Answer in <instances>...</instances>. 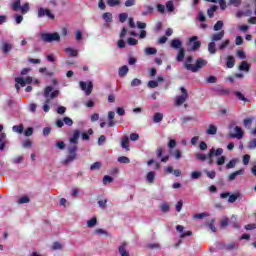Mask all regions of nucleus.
I'll return each instance as SVG.
<instances>
[{"instance_id":"ea45409f","label":"nucleus","mask_w":256,"mask_h":256,"mask_svg":"<svg viewBox=\"0 0 256 256\" xmlns=\"http://www.w3.org/2000/svg\"><path fill=\"white\" fill-rule=\"evenodd\" d=\"M65 52L68 53L70 55V57H77V50L73 49V48H66Z\"/></svg>"},{"instance_id":"2f4dec72","label":"nucleus","mask_w":256,"mask_h":256,"mask_svg":"<svg viewBox=\"0 0 256 256\" xmlns=\"http://www.w3.org/2000/svg\"><path fill=\"white\" fill-rule=\"evenodd\" d=\"M163 121V113L156 112L153 116V122L154 123H161Z\"/></svg>"},{"instance_id":"4d7b16f0","label":"nucleus","mask_w":256,"mask_h":256,"mask_svg":"<svg viewBox=\"0 0 256 256\" xmlns=\"http://www.w3.org/2000/svg\"><path fill=\"white\" fill-rule=\"evenodd\" d=\"M91 171H96L101 169V162H95L90 166Z\"/></svg>"},{"instance_id":"680f3d73","label":"nucleus","mask_w":256,"mask_h":256,"mask_svg":"<svg viewBox=\"0 0 256 256\" xmlns=\"http://www.w3.org/2000/svg\"><path fill=\"white\" fill-rule=\"evenodd\" d=\"M127 43L130 46H135V45H137L139 43V41L137 39H135V38H128L127 39Z\"/></svg>"},{"instance_id":"dca6fc26","label":"nucleus","mask_w":256,"mask_h":256,"mask_svg":"<svg viewBox=\"0 0 256 256\" xmlns=\"http://www.w3.org/2000/svg\"><path fill=\"white\" fill-rule=\"evenodd\" d=\"M170 47L172 49H179V50H181V49H183V43L179 39H173L171 41V43H170Z\"/></svg>"},{"instance_id":"9d476101","label":"nucleus","mask_w":256,"mask_h":256,"mask_svg":"<svg viewBox=\"0 0 256 256\" xmlns=\"http://www.w3.org/2000/svg\"><path fill=\"white\" fill-rule=\"evenodd\" d=\"M0 49H1L2 53H4V55H9V53H11V51L13 50V44H11L7 41H4V42H2Z\"/></svg>"},{"instance_id":"c9c22d12","label":"nucleus","mask_w":256,"mask_h":256,"mask_svg":"<svg viewBox=\"0 0 256 256\" xmlns=\"http://www.w3.org/2000/svg\"><path fill=\"white\" fill-rule=\"evenodd\" d=\"M102 19H104V21H106V23H111V21H113V15L109 12H105L102 15Z\"/></svg>"},{"instance_id":"bf43d9fd","label":"nucleus","mask_w":256,"mask_h":256,"mask_svg":"<svg viewBox=\"0 0 256 256\" xmlns=\"http://www.w3.org/2000/svg\"><path fill=\"white\" fill-rule=\"evenodd\" d=\"M141 80L139 78H135L131 81V87H139L141 85Z\"/></svg>"},{"instance_id":"e433bc0d","label":"nucleus","mask_w":256,"mask_h":256,"mask_svg":"<svg viewBox=\"0 0 256 256\" xmlns=\"http://www.w3.org/2000/svg\"><path fill=\"white\" fill-rule=\"evenodd\" d=\"M69 155H77V144L70 145L68 147Z\"/></svg>"},{"instance_id":"5701e85b","label":"nucleus","mask_w":256,"mask_h":256,"mask_svg":"<svg viewBox=\"0 0 256 256\" xmlns=\"http://www.w3.org/2000/svg\"><path fill=\"white\" fill-rule=\"evenodd\" d=\"M253 121H255V118L250 117V118H245L243 120V125L245 129H251V125H253Z\"/></svg>"},{"instance_id":"393cba45","label":"nucleus","mask_w":256,"mask_h":256,"mask_svg":"<svg viewBox=\"0 0 256 256\" xmlns=\"http://www.w3.org/2000/svg\"><path fill=\"white\" fill-rule=\"evenodd\" d=\"M249 69H251V66L247 61H242L239 66V71H245L246 73H249Z\"/></svg>"},{"instance_id":"a878e982","label":"nucleus","mask_w":256,"mask_h":256,"mask_svg":"<svg viewBox=\"0 0 256 256\" xmlns=\"http://www.w3.org/2000/svg\"><path fill=\"white\" fill-rule=\"evenodd\" d=\"M226 67H228V69H233V67H235V58L233 56L227 57Z\"/></svg>"},{"instance_id":"cd10ccee","label":"nucleus","mask_w":256,"mask_h":256,"mask_svg":"<svg viewBox=\"0 0 256 256\" xmlns=\"http://www.w3.org/2000/svg\"><path fill=\"white\" fill-rule=\"evenodd\" d=\"M183 59H185V49L180 48V50H178V54L176 56V61H178V63H181V61H183Z\"/></svg>"},{"instance_id":"473e14b6","label":"nucleus","mask_w":256,"mask_h":256,"mask_svg":"<svg viewBox=\"0 0 256 256\" xmlns=\"http://www.w3.org/2000/svg\"><path fill=\"white\" fill-rule=\"evenodd\" d=\"M215 11H217V6L216 5H213L212 7H210L207 10V15H208V17H210V19H213V17L215 16Z\"/></svg>"},{"instance_id":"4be33fe9","label":"nucleus","mask_w":256,"mask_h":256,"mask_svg":"<svg viewBox=\"0 0 256 256\" xmlns=\"http://www.w3.org/2000/svg\"><path fill=\"white\" fill-rule=\"evenodd\" d=\"M155 172L150 171L147 173L146 175V181L147 183H150V185H153V183H155Z\"/></svg>"},{"instance_id":"5fc2aeb1","label":"nucleus","mask_w":256,"mask_h":256,"mask_svg":"<svg viewBox=\"0 0 256 256\" xmlns=\"http://www.w3.org/2000/svg\"><path fill=\"white\" fill-rule=\"evenodd\" d=\"M147 249H161V244L159 243H150L147 244Z\"/></svg>"},{"instance_id":"e2e57ef3","label":"nucleus","mask_w":256,"mask_h":256,"mask_svg":"<svg viewBox=\"0 0 256 256\" xmlns=\"http://www.w3.org/2000/svg\"><path fill=\"white\" fill-rule=\"evenodd\" d=\"M248 149H256V138H253L248 143Z\"/></svg>"},{"instance_id":"09e8293b","label":"nucleus","mask_w":256,"mask_h":256,"mask_svg":"<svg viewBox=\"0 0 256 256\" xmlns=\"http://www.w3.org/2000/svg\"><path fill=\"white\" fill-rule=\"evenodd\" d=\"M63 249V245L59 242H54L52 245V250L53 251H61Z\"/></svg>"},{"instance_id":"f3484780","label":"nucleus","mask_w":256,"mask_h":256,"mask_svg":"<svg viewBox=\"0 0 256 256\" xmlns=\"http://www.w3.org/2000/svg\"><path fill=\"white\" fill-rule=\"evenodd\" d=\"M118 252L120 253L121 256H129V251H127V243L126 242L122 243L119 246Z\"/></svg>"},{"instance_id":"774afa93","label":"nucleus","mask_w":256,"mask_h":256,"mask_svg":"<svg viewBox=\"0 0 256 256\" xmlns=\"http://www.w3.org/2000/svg\"><path fill=\"white\" fill-rule=\"evenodd\" d=\"M63 121L65 125H68V127H71V125H73V120L69 117H64Z\"/></svg>"},{"instance_id":"338daca9","label":"nucleus","mask_w":256,"mask_h":256,"mask_svg":"<svg viewBox=\"0 0 256 256\" xmlns=\"http://www.w3.org/2000/svg\"><path fill=\"white\" fill-rule=\"evenodd\" d=\"M201 177V172L194 171L191 173V179H199Z\"/></svg>"},{"instance_id":"72a5a7b5","label":"nucleus","mask_w":256,"mask_h":256,"mask_svg":"<svg viewBox=\"0 0 256 256\" xmlns=\"http://www.w3.org/2000/svg\"><path fill=\"white\" fill-rule=\"evenodd\" d=\"M97 225V217H93L90 220L87 221V227L89 229H93Z\"/></svg>"},{"instance_id":"4468645a","label":"nucleus","mask_w":256,"mask_h":256,"mask_svg":"<svg viewBox=\"0 0 256 256\" xmlns=\"http://www.w3.org/2000/svg\"><path fill=\"white\" fill-rule=\"evenodd\" d=\"M79 137H81V131L76 129L74 130L69 142L72 143V145H77V143H79Z\"/></svg>"},{"instance_id":"6e6d98bb","label":"nucleus","mask_w":256,"mask_h":256,"mask_svg":"<svg viewBox=\"0 0 256 256\" xmlns=\"http://www.w3.org/2000/svg\"><path fill=\"white\" fill-rule=\"evenodd\" d=\"M31 201V199H29V197L27 196H23L18 200L19 205H23L25 203H29Z\"/></svg>"},{"instance_id":"13d9d810","label":"nucleus","mask_w":256,"mask_h":256,"mask_svg":"<svg viewBox=\"0 0 256 256\" xmlns=\"http://www.w3.org/2000/svg\"><path fill=\"white\" fill-rule=\"evenodd\" d=\"M148 87L150 89H155V87H159V82L155 80H151L148 82Z\"/></svg>"},{"instance_id":"0eeeda50","label":"nucleus","mask_w":256,"mask_h":256,"mask_svg":"<svg viewBox=\"0 0 256 256\" xmlns=\"http://www.w3.org/2000/svg\"><path fill=\"white\" fill-rule=\"evenodd\" d=\"M47 17L48 19H55V15L53 13H51V10L47 9V8H43L40 7L38 9V18L41 19L43 17Z\"/></svg>"},{"instance_id":"3c124183","label":"nucleus","mask_w":256,"mask_h":256,"mask_svg":"<svg viewBox=\"0 0 256 256\" xmlns=\"http://www.w3.org/2000/svg\"><path fill=\"white\" fill-rule=\"evenodd\" d=\"M195 158H196L198 161H207V155H205V154L196 153V154H195Z\"/></svg>"},{"instance_id":"f03ea898","label":"nucleus","mask_w":256,"mask_h":256,"mask_svg":"<svg viewBox=\"0 0 256 256\" xmlns=\"http://www.w3.org/2000/svg\"><path fill=\"white\" fill-rule=\"evenodd\" d=\"M207 65V60L203 59V58H198L196 60V64H184L185 69H187V71H192V73H197V71H199V69H203V67H205Z\"/></svg>"},{"instance_id":"a18cd8bd","label":"nucleus","mask_w":256,"mask_h":256,"mask_svg":"<svg viewBox=\"0 0 256 256\" xmlns=\"http://www.w3.org/2000/svg\"><path fill=\"white\" fill-rule=\"evenodd\" d=\"M236 165H237V159H232L229 161L228 164H226V169H235Z\"/></svg>"},{"instance_id":"79ce46f5","label":"nucleus","mask_w":256,"mask_h":256,"mask_svg":"<svg viewBox=\"0 0 256 256\" xmlns=\"http://www.w3.org/2000/svg\"><path fill=\"white\" fill-rule=\"evenodd\" d=\"M230 223L235 229H239V223H237V216L232 215Z\"/></svg>"},{"instance_id":"6ab92c4d","label":"nucleus","mask_w":256,"mask_h":256,"mask_svg":"<svg viewBox=\"0 0 256 256\" xmlns=\"http://www.w3.org/2000/svg\"><path fill=\"white\" fill-rule=\"evenodd\" d=\"M234 95L238 98L239 101H243L244 103H249V99L245 97V94L241 91H234Z\"/></svg>"},{"instance_id":"412c9836","label":"nucleus","mask_w":256,"mask_h":256,"mask_svg":"<svg viewBox=\"0 0 256 256\" xmlns=\"http://www.w3.org/2000/svg\"><path fill=\"white\" fill-rule=\"evenodd\" d=\"M224 249L226 251H235L237 249H239V245L235 242H231V243H228L224 246Z\"/></svg>"},{"instance_id":"39448f33","label":"nucleus","mask_w":256,"mask_h":256,"mask_svg":"<svg viewBox=\"0 0 256 256\" xmlns=\"http://www.w3.org/2000/svg\"><path fill=\"white\" fill-rule=\"evenodd\" d=\"M180 91H181L182 95L176 96V98H175V106L176 107H181V105H183V103H185V101H187V99H189V93L187 92V89H185V87H181Z\"/></svg>"},{"instance_id":"bb28decb","label":"nucleus","mask_w":256,"mask_h":256,"mask_svg":"<svg viewBox=\"0 0 256 256\" xmlns=\"http://www.w3.org/2000/svg\"><path fill=\"white\" fill-rule=\"evenodd\" d=\"M77 159V154H69V156L63 161V165H69V163H73Z\"/></svg>"},{"instance_id":"f257e3e1","label":"nucleus","mask_w":256,"mask_h":256,"mask_svg":"<svg viewBox=\"0 0 256 256\" xmlns=\"http://www.w3.org/2000/svg\"><path fill=\"white\" fill-rule=\"evenodd\" d=\"M43 97L45 99L44 105H43V111L45 113H49V103H51V99H56V97H59V90L53 91V86H48L44 89Z\"/></svg>"},{"instance_id":"423d86ee","label":"nucleus","mask_w":256,"mask_h":256,"mask_svg":"<svg viewBox=\"0 0 256 256\" xmlns=\"http://www.w3.org/2000/svg\"><path fill=\"white\" fill-rule=\"evenodd\" d=\"M197 39H199V37L197 36H192L189 39V51H199V49L201 48V41H198Z\"/></svg>"},{"instance_id":"37998d69","label":"nucleus","mask_w":256,"mask_h":256,"mask_svg":"<svg viewBox=\"0 0 256 256\" xmlns=\"http://www.w3.org/2000/svg\"><path fill=\"white\" fill-rule=\"evenodd\" d=\"M231 41L229 39H226L225 41H223L220 45H219V49L220 51H223V49H227V47H229Z\"/></svg>"},{"instance_id":"052dcab7","label":"nucleus","mask_w":256,"mask_h":256,"mask_svg":"<svg viewBox=\"0 0 256 256\" xmlns=\"http://www.w3.org/2000/svg\"><path fill=\"white\" fill-rule=\"evenodd\" d=\"M129 17V15L127 13H121L119 15V21L120 23H125V21H127V18Z\"/></svg>"},{"instance_id":"a19ab883","label":"nucleus","mask_w":256,"mask_h":256,"mask_svg":"<svg viewBox=\"0 0 256 256\" xmlns=\"http://www.w3.org/2000/svg\"><path fill=\"white\" fill-rule=\"evenodd\" d=\"M13 11H19L21 9V0H14V3L12 4Z\"/></svg>"},{"instance_id":"9b49d317","label":"nucleus","mask_w":256,"mask_h":256,"mask_svg":"<svg viewBox=\"0 0 256 256\" xmlns=\"http://www.w3.org/2000/svg\"><path fill=\"white\" fill-rule=\"evenodd\" d=\"M223 155V148H211L208 152L209 159H213V157H221Z\"/></svg>"},{"instance_id":"6e6552de","label":"nucleus","mask_w":256,"mask_h":256,"mask_svg":"<svg viewBox=\"0 0 256 256\" xmlns=\"http://www.w3.org/2000/svg\"><path fill=\"white\" fill-rule=\"evenodd\" d=\"M221 199H227L228 198V203H235V201H237V199H239V197H241V193H236V194H232L229 192H223L220 194Z\"/></svg>"},{"instance_id":"f704fd0d","label":"nucleus","mask_w":256,"mask_h":256,"mask_svg":"<svg viewBox=\"0 0 256 256\" xmlns=\"http://www.w3.org/2000/svg\"><path fill=\"white\" fill-rule=\"evenodd\" d=\"M23 129H25V127L23 126V124L20 125H15L12 127V131L14 133H19L21 135V133H23Z\"/></svg>"},{"instance_id":"c756f323","label":"nucleus","mask_w":256,"mask_h":256,"mask_svg":"<svg viewBox=\"0 0 256 256\" xmlns=\"http://www.w3.org/2000/svg\"><path fill=\"white\" fill-rule=\"evenodd\" d=\"M121 147L122 149H126V151H129V137L124 136L122 138Z\"/></svg>"},{"instance_id":"864d4df0","label":"nucleus","mask_w":256,"mask_h":256,"mask_svg":"<svg viewBox=\"0 0 256 256\" xmlns=\"http://www.w3.org/2000/svg\"><path fill=\"white\" fill-rule=\"evenodd\" d=\"M160 209L162 213H169L170 206L167 203H163L160 205Z\"/></svg>"},{"instance_id":"4c0bfd02","label":"nucleus","mask_w":256,"mask_h":256,"mask_svg":"<svg viewBox=\"0 0 256 256\" xmlns=\"http://www.w3.org/2000/svg\"><path fill=\"white\" fill-rule=\"evenodd\" d=\"M94 233L95 235H105V237H109V232H107V230H103L102 228H97Z\"/></svg>"},{"instance_id":"c03bdc74","label":"nucleus","mask_w":256,"mask_h":256,"mask_svg":"<svg viewBox=\"0 0 256 256\" xmlns=\"http://www.w3.org/2000/svg\"><path fill=\"white\" fill-rule=\"evenodd\" d=\"M145 53H146V55H156L157 48L147 47V48H145Z\"/></svg>"},{"instance_id":"69168bd1","label":"nucleus","mask_w":256,"mask_h":256,"mask_svg":"<svg viewBox=\"0 0 256 256\" xmlns=\"http://www.w3.org/2000/svg\"><path fill=\"white\" fill-rule=\"evenodd\" d=\"M225 156H220L217 158L216 165H225Z\"/></svg>"},{"instance_id":"20e7f679","label":"nucleus","mask_w":256,"mask_h":256,"mask_svg":"<svg viewBox=\"0 0 256 256\" xmlns=\"http://www.w3.org/2000/svg\"><path fill=\"white\" fill-rule=\"evenodd\" d=\"M229 129H233V132H230L228 134V137H230V139H243L244 132L241 127L230 124Z\"/></svg>"},{"instance_id":"aec40b11","label":"nucleus","mask_w":256,"mask_h":256,"mask_svg":"<svg viewBox=\"0 0 256 256\" xmlns=\"http://www.w3.org/2000/svg\"><path fill=\"white\" fill-rule=\"evenodd\" d=\"M225 37V30H222L218 33H215L213 36H212V42L215 43V41H221V39H223Z\"/></svg>"},{"instance_id":"c85d7f7f","label":"nucleus","mask_w":256,"mask_h":256,"mask_svg":"<svg viewBox=\"0 0 256 256\" xmlns=\"http://www.w3.org/2000/svg\"><path fill=\"white\" fill-rule=\"evenodd\" d=\"M119 77H125L129 73V67L127 65H124L119 68Z\"/></svg>"},{"instance_id":"603ef678","label":"nucleus","mask_w":256,"mask_h":256,"mask_svg":"<svg viewBox=\"0 0 256 256\" xmlns=\"http://www.w3.org/2000/svg\"><path fill=\"white\" fill-rule=\"evenodd\" d=\"M204 173H206L207 177L209 179H215L217 173L215 171H208V170H204Z\"/></svg>"},{"instance_id":"0e129e2a","label":"nucleus","mask_w":256,"mask_h":256,"mask_svg":"<svg viewBox=\"0 0 256 256\" xmlns=\"http://www.w3.org/2000/svg\"><path fill=\"white\" fill-rule=\"evenodd\" d=\"M21 12L25 15V13L29 12V3H25L23 6L20 7Z\"/></svg>"},{"instance_id":"a211bd4d","label":"nucleus","mask_w":256,"mask_h":256,"mask_svg":"<svg viewBox=\"0 0 256 256\" xmlns=\"http://www.w3.org/2000/svg\"><path fill=\"white\" fill-rule=\"evenodd\" d=\"M115 119V112L109 111L108 112V127H115L116 122L114 121Z\"/></svg>"},{"instance_id":"2eb2a0df","label":"nucleus","mask_w":256,"mask_h":256,"mask_svg":"<svg viewBox=\"0 0 256 256\" xmlns=\"http://www.w3.org/2000/svg\"><path fill=\"white\" fill-rule=\"evenodd\" d=\"M239 175H245V169L241 168L240 170L233 172L229 175L228 179L229 181H235Z\"/></svg>"},{"instance_id":"ddd939ff","label":"nucleus","mask_w":256,"mask_h":256,"mask_svg":"<svg viewBox=\"0 0 256 256\" xmlns=\"http://www.w3.org/2000/svg\"><path fill=\"white\" fill-rule=\"evenodd\" d=\"M16 83L21 85V87H25V85H31L33 83V78L28 76L26 79H23L21 77L15 78Z\"/></svg>"},{"instance_id":"b1692460","label":"nucleus","mask_w":256,"mask_h":256,"mask_svg":"<svg viewBox=\"0 0 256 256\" xmlns=\"http://www.w3.org/2000/svg\"><path fill=\"white\" fill-rule=\"evenodd\" d=\"M206 133L207 135H217V126H215L214 124H209Z\"/></svg>"},{"instance_id":"8fccbe9b","label":"nucleus","mask_w":256,"mask_h":256,"mask_svg":"<svg viewBox=\"0 0 256 256\" xmlns=\"http://www.w3.org/2000/svg\"><path fill=\"white\" fill-rule=\"evenodd\" d=\"M223 25V21H217L216 24L214 25V31H221V29H223Z\"/></svg>"},{"instance_id":"58836bf2","label":"nucleus","mask_w":256,"mask_h":256,"mask_svg":"<svg viewBox=\"0 0 256 256\" xmlns=\"http://www.w3.org/2000/svg\"><path fill=\"white\" fill-rule=\"evenodd\" d=\"M107 5L109 7H117V6L121 5V1H119V0H107Z\"/></svg>"},{"instance_id":"f8f14e48","label":"nucleus","mask_w":256,"mask_h":256,"mask_svg":"<svg viewBox=\"0 0 256 256\" xmlns=\"http://www.w3.org/2000/svg\"><path fill=\"white\" fill-rule=\"evenodd\" d=\"M127 35V28H122L120 32V40L118 41L117 45L119 49H125V36Z\"/></svg>"},{"instance_id":"1a4fd4ad","label":"nucleus","mask_w":256,"mask_h":256,"mask_svg":"<svg viewBox=\"0 0 256 256\" xmlns=\"http://www.w3.org/2000/svg\"><path fill=\"white\" fill-rule=\"evenodd\" d=\"M80 89H82V91H85L86 95H91L93 91V82L89 81L87 83L80 81Z\"/></svg>"},{"instance_id":"de8ad7c7","label":"nucleus","mask_w":256,"mask_h":256,"mask_svg":"<svg viewBox=\"0 0 256 256\" xmlns=\"http://www.w3.org/2000/svg\"><path fill=\"white\" fill-rule=\"evenodd\" d=\"M118 163H124L127 165L131 163V160L127 156H121L118 158Z\"/></svg>"},{"instance_id":"7ed1b4c3","label":"nucleus","mask_w":256,"mask_h":256,"mask_svg":"<svg viewBox=\"0 0 256 256\" xmlns=\"http://www.w3.org/2000/svg\"><path fill=\"white\" fill-rule=\"evenodd\" d=\"M40 37L44 43H53V41H61V36L59 33L54 32V33H41Z\"/></svg>"},{"instance_id":"49530a36","label":"nucleus","mask_w":256,"mask_h":256,"mask_svg":"<svg viewBox=\"0 0 256 256\" xmlns=\"http://www.w3.org/2000/svg\"><path fill=\"white\" fill-rule=\"evenodd\" d=\"M146 11L142 12L143 16L152 15L154 8L152 6H145Z\"/></svg>"},{"instance_id":"7c9ffc66","label":"nucleus","mask_w":256,"mask_h":256,"mask_svg":"<svg viewBox=\"0 0 256 256\" xmlns=\"http://www.w3.org/2000/svg\"><path fill=\"white\" fill-rule=\"evenodd\" d=\"M208 51L211 55H215L217 53V48L215 42H210L208 44Z\"/></svg>"}]
</instances>
